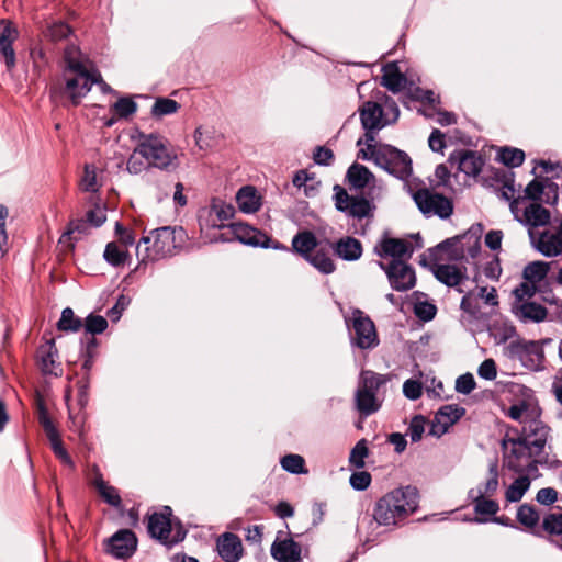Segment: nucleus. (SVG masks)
I'll return each instance as SVG.
<instances>
[{
	"instance_id": "f257e3e1",
	"label": "nucleus",
	"mask_w": 562,
	"mask_h": 562,
	"mask_svg": "<svg viewBox=\"0 0 562 562\" xmlns=\"http://www.w3.org/2000/svg\"><path fill=\"white\" fill-rule=\"evenodd\" d=\"M137 153L144 156L151 168L171 171L179 166L176 151L169 142L158 134H142L137 143Z\"/></svg>"
},
{
	"instance_id": "f03ea898",
	"label": "nucleus",
	"mask_w": 562,
	"mask_h": 562,
	"mask_svg": "<svg viewBox=\"0 0 562 562\" xmlns=\"http://www.w3.org/2000/svg\"><path fill=\"white\" fill-rule=\"evenodd\" d=\"M383 109L376 102H366L360 109V120L364 133L366 148H361L358 158L363 160L374 159L378 165L386 169V158L379 157L375 146V135L384 126L382 123Z\"/></svg>"
},
{
	"instance_id": "7ed1b4c3",
	"label": "nucleus",
	"mask_w": 562,
	"mask_h": 562,
	"mask_svg": "<svg viewBox=\"0 0 562 562\" xmlns=\"http://www.w3.org/2000/svg\"><path fill=\"white\" fill-rule=\"evenodd\" d=\"M351 347L361 350L373 349L379 345V336L373 321L360 308L351 307L344 314Z\"/></svg>"
},
{
	"instance_id": "20e7f679",
	"label": "nucleus",
	"mask_w": 562,
	"mask_h": 562,
	"mask_svg": "<svg viewBox=\"0 0 562 562\" xmlns=\"http://www.w3.org/2000/svg\"><path fill=\"white\" fill-rule=\"evenodd\" d=\"M503 448L507 450L504 454V463L515 473H532L538 470V464L547 463L538 462L539 458L533 453L531 446H527L518 437L504 439Z\"/></svg>"
},
{
	"instance_id": "39448f33",
	"label": "nucleus",
	"mask_w": 562,
	"mask_h": 562,
	"mask_svg": "<svg viewBox=\"0 0 562 562\" xmlns=\"http://www.w3.org/2000/svg\"><path fill=\"white\" fill-rule=\"evenodd\" d=\"M551 262L541 260L529 262L522 271L524 282L513 291L517 301L531 299L536 293H544L548 286L547 277L551 269Z\"/></svg>"
},
{
	"instance_id": "423d86ee",
	"label": "nucleus",
	"mask_w": 562,
	"mask_h": 562,
	"mask_svg": "<svg viewBox=\"0 0 562 562\" xmlns=\"http://www.w3.org/2000/svg\"><path fill=\"white\" fill-rule=\"evenodd\" d=\"M384 378L372 371H362L355 394L357 411L364 416L375 413L381 403L376 398V391L383 384Z\"/></svg>"
},
{
	"instance_id": "0eeeda50",
	"label": "nucleus",
	"mask_w": 562,
	"mask_h": 562,
	"mask_svg": "<svg viewBox=\"0 0 562 562\" xmlns=\"http://www.w3.org/2000/svg\"><path fill=\"white\" fill-rule=\"evenodd\" d=\"M412 198L418 210L426 216H438L441 220L449 218L454 210L453 202L450 198L441 193H437L434 189L419 188L412 192Z\"/></svg>"
},
{
	"instance_id": "6e6552de",
	"label": "nucleus",
	"mask_w": 562,
	"mask_h": 562,
	"mask_svg": "<svg viewBox=\"0 0 562 562\" xmlns=\"http://www.w3.org/2000/svg\"><path fill=\"white\" fill-rule=\"evenodd\" d=\"M333 191L335 207L346 216L361 221L373 215L374 205L363 195H351L340 184H335Z\"/></svg>"
},
{
	"instance_id": "1a4fd4ad",
	"label": "nucleus",
	"mask_w": 562,
	"mask_h": 562,
	"mask_svg": "<svg viewBox=\"0 0 562 562\" xmlns=\"http://www.w3.org/2000/svg\"><path fill=\"white\" fill-rule=\"evenodd\" d=\"M389 496L392 501V505L389 504V513H391L390 518L393 519L394 526L403 524L409 515L418 509L419 492L415 486L407 485L396 488L389 493Z\"/></svg>"
},
{
	"instance_id": "9d476101",
	"label": "nucleus",
	"mask_w": 562,
	"mask_h": 562,
	"mask_svg": "<svg viewBox=\"0 0 562 562\" xmlns=\"http://www.w3.org/2000/svg\"><path fill=\"white\" fill-rule=\"evenodd\" d=\"M187 238L186 231L182 227L164 226L155 229L150 237H143L142 241L148 244L153 239V250L156 256H172L175 251L181 248Z\"/></svg>"
},
{
	"instance_id": "9b49d317",
	"label": "nucleus",
	"mask_w": 562,
	"mask_h": 562,
	"mask_svg": "<svg viewBox=\"0 0 562 562\" xmlns=\"http://www.w3.org/2000/svg\"><path fill=\"white\" fill-rule=\"evenodd\" d=\"M65 86L61 92L67 95L71 105L80 104L81 99L88 94L95 83L93 67L72 71H64Z\"/></svg>"
},
{
	"instance_id": "f8f14e48",
	"label": "nucleus",
	"mask_w": 562,
	"mask_h": 562,
	"mask_svg": "<svg viewBox=\"0 0 562 562\" xmlns=\"http://www.w3.org/2000/svg\"><path fill=\"white\" fill-rule=\"evenodd\" d=\"M524 426L518 438L525 441L527 446H531L533 453L538 458V462H548V453L546 452V446L550 432V428L544 425L540 419L530 418L524 420Z\"/></svg>"
},
{
	"instance_id": "ddd939ff",
	"label": "nucleus",
	"mask_w": 562,
	"mask_h": 562,
	"mask_svg": "<svg viewBox=\"0 0 562 562\" xmlns=\"http://www.w3.org/2000/svg\"><path fill=\"white\" fill-rule=\"evenodd\" d=\"M171 509L165 507L162 513H154L148 519V533L151 538L158 540L160 543L171 547L179 541L183 540L184 532L177 531L171 536Z\"/></svg>"
},
{
	"instance_id": "4468645a",
	"label": "nucleus",
	"mask_w": 562,
	"mask_h": 562,
	"mask_svg": "<svg viewBox=\"0 0 562 562\" xmlns=\"http://www.w3.org/2000/svg\"><path fill=\"white\" fill-rule=\"evenodd\" d=\"M234 238L241 244L261 247V248H273L289 250V248L279 241L272 240L268 235L251 227L245 223H232L228 225Z\"/></svg>"
},
{
	"instance_id": "2eb2a0df",
	"label": "nucleus",
	"mask_w": 562,
	"mask_h": 562,
	"mask_svg": "<svg viewBox=\"0 0 562 562\" xmlns=\"http://www.w3.org/2000/svg\"><path fill=\"white\" fill-rule=\"evenodd\" d=\"M105 551L116 559H128L137 550V537L131 529H120L105 541Z\"/></svg>"
},
{
	"instance_id": "dca6fc26",
	"label": "nucleus",
	"mask_w": 562,
	"mask_h": 562,
	"mask_svg": "<svg viewBox=\"0 0 562 562\" xmlns=\"http://www.w3.org/2000/svg\"><path fill=\"white\" fill-rule=\"evenodd\" d=\"M465 414V408L458 404L441 406L435 414L430 424L429 435L440 438L448 429L460 420Z\"/></svg>"
},
{
	"instance_id": "f3484780",
	"label": "nucleus",
	"mask_w": 562,
	"mask_h": 562,
	"mask_svg": "<svg viewBox=\"0 0 562 562\" xmlns=\"http://www.w3.org/2000/svg\"><path fill=\"white\" fill-rule=\"evenodd\" d=\"M389 283L396 291H407L416 284L414 268L403 260L389 261Z\"/></svg>"
},
{
	"instance_id": "a211bd4d",
	"label": "nucleus",
	"mask_w": 562,
	"mask_h": 562,
	"mask_svg": "<svg viewBox=\"0 0 562 562\" xmlns=\"http://www.w3.org/2000/svg\"><path fill=\"white\" fill-rule=\"evenodd\" d=\"M539 532L542 538L562 550V506L551 507L543 513Z\"/></svg>"
},
{
	"instance_id": "6ab92c4d",
	"label": "nucleus",
	"mask_w": 562,
	"mask_h": 562,
	"mask_svg": "<svg viewBox=\"0 0 562 562\" xmlns=\"http://www.w3.org/2000/svg\"><path fill=\"white\" fill-rule=\"evenodd\" d=\"M430 271L440 283L448 288H454L459 293L464 292L460 285L469 278L465 266L452 263L434 265L430 267Z\"/></svg>"
},
{
	"instance_id": "aec40b11",
	"label": "nucleus",
	"mask_w": 562,
	"mask_h": 562,
	"mask_svg": "<svg viewBox=\"0 0 562 562\" xmlns=\"http://www.w3.org/2000/svg\"><path fill=\"white\" fill-rule=\"evenodd\" d=\"M416 74L409 67L406 60L389 61V91L396 94L405 92Z\"/></svg>"
},
{
	"instance_id": "412c9836",
	"label": "nucleus",
	"mask_w": 562,
	"mask_h": 562,
	"mask_svg": "<svg viewBox=\"0 0 562 562\" xmlns=\"http://www.w3.org/2000/svg\"><path fill=\"white\" fill-rule=\"evenodd\" d=\"M448 161L458 165V170L467 176L476 177L483 169L484 158L481 154L470 149L454 150L449 155Z\"/></svg>"
},
{
	"instance_id": "4be33fe9",
	"label": "nucleus",
	"mask_w": 562,
	"mask_h": 562,
	"mask_svg": "<svg viewBox=\"0 0 562 562\" xmlns=\"http://www.w3.org/2000/svg\"><path fill=\"white\" fill-rule=\"evenodd\" d=\"M19 37V31L9 20H0V55L10 71L16 65L13 43Z\"/></svg>"
},
{
	"instance_id": "5701e85b",
	"label": "nucleus",
	"mask_w": 562,
	"mask_h": 562,
	"mask_svg": "<svg viewBox=\"0 0 562 562\" xmlns=\"http://www.w3.org/2000/svg\"><path fill=\"white\" fill-rule=\"evenodd\" d=\"M270 552L278 562H302L301 544L294 541L293 538L280 539L278 536L271 546Z\"/></svg>"
},
{
	"instance_id": "b1692460",
	"label": "nucleus",
	"mask_w": 562,
	"mask_h": 562,
	"mask_svg": "<svg viewBox=\"0 0 562 562\" xmlns=\"http://www.w3.org/2000/svg\"><path fill=\"white\" fill-rule=\"evenodd\" d=\"M413 172L412 159L403 150L389 145V175L406 181Z\"/></svg>"
},
{
	"instance_id": "393cba45",
	"label": "nucleus",
	"mask_w": 562,
	"mask_h": 562,
	"mask_svg": "<svg viewBox=\"0 0 562 562\" xmlns=\"http://www.w3.org/2000/svg\"><path fill=\"white\" fill-rule=\"evenodd\" d=\"M513 312L522 323H540L548 316V310L543 305L529 301L527 297L522 301L516 300Z\"/></svg>"
},
{
	"instance_id": "a878e982",
	"label": "nucleus",
	"mask_w": 562,
	"mask_h": 562,
	"mask_svg": "<svg viewBox=\"0 0 562 562\" xmlns=\"http://www.w3.org/2000/svg\"><path fill=\"white\" fill-rule=\"evenodd\" d=\"M532 246L546 257H555L562 254L561 239L555 233L544 231L536 237L532 231H529Z\"/></svg>"
},
{
	"instance_id": "bb28decb",
	"label": "nucleus",
	"mask_w": 562,
	"mask_h": 562,
	"mask_svg": "<svg viewBox=\"0 0 562 562\" xmlns=\"http://www.w3.org/2000/svg\"><path fill=\"white\" fill-rule=\"evenodd\" d=\"M220 557L225 562H237L243 555V544L238 536L225 532L216 542Z\"/></svg>"
},
{
	"instance_id": "cd10ccee",
	"label": "nucleus",
	"mask_w": 562,
	"mask_h": 562,
	"mask_svg": "<svg viewBox=\"0 0 562 562\" xmlns=\"http://www.w3.org/2000/svg\"><path fill=\"white\" fill-rule=\"evenodd\" d=\"M413 237L416 241L415 246L411 240L389 237V257L392 258L391 260H403L407 262L412 258L415 249L423 247V240L419 234Z\"/></svg>"
},
{
	"instance_id": "c85d7f7f",
	"label": "nucleus",
	"mask_w": 562,
	"mask_h": 562,
	"mask_svg": "<svg viewBox=\"0 0 562 562\" xmlns=\"http://www.w3.org/2000/svg\"><path fill=\"white\" fill-rule=\"evenodd\" d=\"M334 254L342 260L355 261L362 255L361 243L351 236H345L330 244Z\"/></svg>"
},
{
	"instance_id": "c756f323",
	"label": "nucleus",
	"mask_w": 562,
	"mask_h": 562,
	"mask_svg": "<svg viewBox=\"0 0 562 562\" xmlns=\"http://www.w3.org/2000/svg\"><path fill=\"white\" fill-rule=\"evenodd\" d=\"M515 218L524 224L531 227L546 226L550 223L551 214L550 211L543 207L540 203H530L524 211L521 217L518 216V210L516 211Z\"/></svg>"
},
{
	"instance_id": "7c9ffc66",
	"label": "nucleus",
	"mask_w": 562,
	"mask_h": 562,
	"mask_svg": "<svg viewBox=\"0 0 562 562\" xmlns=\"http://www.w3.org/2000/svg\"><path fill=\"white\" fill-rule=\"evenodd\" d=\"M543 513L544 512L539 513L535 506L525 503L518 507L516 519L533 535L542 538V535L539 531L541 528Z\"/></svg>"
},
{
	"instance_id": "2f4dec72",
	"label": "nucleus",
	"mask_w": 562,
	"mask_h": 562,
	"mask_svg": "<svg viewBox=\"0 0 562 562\" xmlns=\"http://www.w3.org/2000/svg\"><path fill=\"white\" fill-rule=\"evenodd\" d=\"M321 245L315 234L311 231H300L296 233L291 243L293 252L302 257L304 260Z\"/></svg>"
},
{
	"instance_id": "473e14b6",
	"label": "nucleus",
	"mask_w": 562,
	"mask_h": 562,
	"mask_svg": "<svg viewBox=\"0 0 562 562\" xmlns=\"http://www.w3.org/2000/svg\"><path fill=\"white\" fill-rule=\"evenodd\" d=\"M483 227L481 224L472 225L460 237L459 245L462 246L465 255L472 259L476 258L481 251V235Z\"/></svg>"
},
{
	"instance_id": "72a5a7b5",
	"label": "nucleus",
	"mask_w": 562,
	"mask_h": 562,
	"mask_svg": "<svg viewBox=\"0 0 562 562\" xmlns=\"http://www.w3.org/2000/svg\"><path fill=\"white\" fill-rule=\"evenodd\" d=\"M235 214V209L220 199H213L209 209V225L211 227H224V222L232 218Z\"/></svg>"
},
{
	"instance_id": "f704fd0d",
	"label": "nucleus",
	"mask_w": 562,
	"mask_h": 562,
	"mask_svg": "<svg viewBox=\"0 0 562 562\" xmlns=\"http://www.w3.org/2000/svg\"><path fill=\"white\" fill-rule=\"evenodd\" d=\"M236 202L243 213L251 214L259 210L261 198L258 195L256 188L245 186L238 190Z\"/></svg>"
},
{
	"instance_id": "c9c22d12",
	"label": "nucleus",
	"mask_w": 562,
	"mask_h": 562,
	"mask_svg": "<svg viewBox=\"0 0 562 562\" xmlns=\"http://www.w3.org/2000/svg\"><path fill=\"white\" fill-rule=\"evenodd\" d=\"M469 496L474 505L475 514L484 516L482 518H476L477 522H486L491 520L488 517L495 516L499 510V505L496 501L486 496H476L474 495V490L470 491Z\"/></svg>"
},
{
	"instance_id": "e433bc0d",
	"label": "nucleus",
	"mask_w": 562,
	"mask_h": 562,
	"mask_svg": "<svg viewBox=\"0 0 562 562\" xmlns=\"http://www.w3.org/2000/svg\"><path fill=\"white\" fill-rule=\"evenodd\" d=\"M371 178H373V175L370 170L357 162L352 164L346 173V181L350 190L364 189L369 184Z\"/></svg>"
},
{
	"instance_id": "4c0bfd02",
	"label": "nucleus",
	"mask_w": 562,
	"mask_h": 562,
	"mask_svg": "<svg viewBox=\"0 0 562 562\" xmlns=\"http://www.w3.org/2000/svg\"><path fill=\"white\" fill-rule=\"evenodd\" d=\"M323 274H330L336 270V265L329 256V250L319 245L305 260Z\"/></svg>"
},
{
	"instance_id": "58836bf2",
	"label": "nucleus",
	"mask_w": 562,
	"mask_h": 562,
	"mask_svg": "<svg viewBox=\"0 0 562 562\" xmlns=\"http://www.w3.org/2000/svg\"><path fill=\"white\" fill-rule=\"evenodd\" d=\"M64 71H72L85 68H91L89 60L82 55L79 47L75 44L67 45L64 50Z\"/></svg>"
},
{
	"instance_id": "ea45409f",
	"label": "nucleus",
	"mask_w": 562,
	"mask_h": 562,
	"mask_svg": "<svg viewBox=\"0 0 562 562\" xmlns=\"http://www.w3.org/2000/svg\"><path fill=\"white\" fill-rule=\"evenodd\" d=\"M498 463L497 461H493L488 465V472H487V479L484 483H481L476 490H474V495L476 496H486V497H493L499 486L498 482Z\"/></svg>"
},
{
	"instance_id": "a19ab883",
	"label": "nucleus",
	"mask_w": 562,
	"mask_h": 562,
	"mask_svg": "<svg viewBox=\"0 0 562 562\" xmlns=\"http://www.w3.org/2000/svg\"><path fill=\"white\" fill-rule=\"evenodd\" d=\"M57 350L53 342L43 346L38 350V358L41 362V369L44 374L58 375L57 369L58 363L56 362Z\"/></svg>"
},
{
	"instance_id": "79ce46f5",
	"label": "nucleus",
	"mask_w": 562,
	"mask_h": 562,
	"mask_svg": "<svg viewBox=\"0 0 562 562\" xmlns=\"http://www.w3.org/2000/svg\"><path fill=\"white\" fill-rule=\"evenodd\" d=\"M93 485L94 487L97 488L99 495L102 497V499L115 507V508H119L121 507L122 505V499H121V496L119 494V491L112 486V485H109L102 477L101 474H98L93 481Z\"/></svg>"
},
{
	"instance_id": "37998d69",
	"label": "nucleus",
	"mask_w": 562,
	"mask_h": 562,
	"mask_svg": "<svg viewBox=\"0 0 562 562\" xmlns=\"http://www.w3.org/2000/svg\"><path fill=\"white\" fill-rule=\"evenodd\" d=\"M103 258L109 265L121 267L130 259V254L127 249L120 246L116 241H111L105 246Z\"/></svg>"
},
{
	"instance_id": "c03bdc74",
	"label": "nucleus",
	"mask_w": 562,
	"mask_h": 562,
	"mask_svg": "<svg viewBox=\"0 0 562 562\" xmlns=\"http://www.w3.org/2000/svg\"><path fill=\"white\" fill-rule=\"evenodd\" d=\"M457 238H447L436 245L435 247L427 249V255L424 254L420 256L419 263L423 267H428L430 269L434 265H439L438 261L442 260L441 258V251L448 249L451 245L456 243Z\"/></svg>"
},
{
	"instance_id": "a18cd8bd",
	"label": "nucleus",
	"mask_w": 562,
	"mask_h": 562,
	"mask_svg": "<svg viewBox=\"0 0 562 562\" xmlns=\"http://www.w3.org/2000/svg\"><path fill=\"white\" fill-rule=\"evenodd\" d=\"M71 33L72 30L70 29V26L61 21L48 23L46 27L43 30L44 38L52 43H57L59 41L66 40Z\"/></svg>"
},
{
	"instance_id": "49530a36",
	"label": "nucleus",
	"mask_w": 562,
	"mask_h": 562,
	"mask_svg": "<svg viewBox=\"0 0 562 562\" xmlns=\"http://www.w3.org/2000/svg\"><path fill=\"white\" fill-rule=\"evenodd\" d=\"M530 486V480L527 475L517 477L506 490L505 498L509 503L519 502Z\"/></svg>"
},
{
	"instance_id": "de8ad7c7",
	"label": "nucleus",
	"mask_w": 562,
	"mask_h": 562,
	"mask_svg": "<svg viewBox=\"0 0 562 562\" xmlns=\"http://www.w3.org/2000/svg\"><path fill=\"white\" fill-rule=\"evenodd\" d=\"M497 159L506 167L516 168L524 164L525 153L519 148L503 147L497 154Z\"/></svg>"
},
{
	"instance_id": "09e8293b",
	"label": "nucleus",
	"mask_w": 562,
	"mask_h": 562,
	"mask_svg": "<svg viewBox=\"0 0 562 562\" xmlns=\"http://www.w3.org/2000/svg\"><path fill=\"white\" fill-rule=\"evenodd\" d=\"M57 328L60 331L77 333L82 328V321L75 315L70 307H66L61 312Z\"/></svg>"
},
{
	"instance_id": "8fccbe9b",
	"label": "nucleus",
	"mask_w": 562,
	"mask_h": 562,
	"mask_svg": "<svg viewBox=\"0 0 562 562\" xmlns=\"http://www.w3.org/2000/svg\"><path fill=\"white\" fill-rule=\"evenodd\" d=\"M490 334L494 340L501 345L514 338L517 334L514 325L507 322L494 323L490 328Z\"/></svg>"
},
{
	"instance_id": "3c124183",
	"label": "nucleus",
	"mask_w": 562,
	"mask_h": 562,
	"mask_svg": "<svg viewBox=\"0 0 562 562\" xmlns=\"http://www.w3.org/2000/svg\"><path fill=\"white\" fill-rule=\"evenodd\" d=\"M460 308L473 321H479L482 318V311L479 300L474 297L470 292L464 294L461 299Z\"/></svg>"
},
{
	"instance_id": "603ef678",
	"label": "nucleus",
	"mask_w": 562,
	"mask_h": 562,
	"mask_svg": "<svg viewBox=\"0 0 562 562\" xmlns=\"http://www.w3.org/2000/svg\"><path fill=\"white\" fill-rule=\"evenodd\" d=\"M427 423V418L420 414L413 416L406 431V435L409 436L412 442H418L422 440Z\"/></svg>"
},
{
	"instance_id": "864d4df0",
	"label": "nucleus",
	"mask_w": 562,
	"mask_h": 562,
	"mask_svg": "<svg viewBox=\"0 0 562 562\" xmlns=\"http://www.w3.org/2000/svg\"><path fill=\"white\" fill-rule=\"evenodd\" d=\"M85 331L90 335L102 334L108 328V321L101 315L90 314L82 322Z\"/></svg>"
},
{
	"instance_id": "5fc2aeb1",
	"label": "nucleus",
	"mask_w": 562,
	"mask_h": 562,
	"mask_svg": "<svg viewBox=\"0 0 562 562\" xmlns=\"http://www.w3.org/2000/svg\"><path fill=\"white\" fill-rule=\"evenodd\" d=\"M179 109V103L172 99L159 98L156 100L151 108V114L157 117L176 113Z\"/></svg>"
},
{
	"instance_id": "6e6d98bb",
	"label": "nucleus",
	"mask_w": 562,
	"mask_h": 562,
	"mask_svg": "<svg viewBox=\"0 0 562 562\" xmlns=\"http://www.w3.org/2000/svg\"><path fill=\"white\" fill-rule=\"evenodd\" d=\"M280 463L283 470L292 474L306 472L304 458L299 454H286L281 459Z\"/></svg>"
},
{
	"instance_id": "4d7b16f0",
	"label": "nucleus",
	"mask_w": 562,
	"mask_h": 562,
	"mask_svg": "<svg viewBox=\"0 0 562 562\" xmlns=\"http://www.w3.org/2000/svg\"><path fill=\"white\" fill-rule=\"evenodd\" d=\"M151 168L147 160L144 159V156L140 153H137V146L134 148L133 153L130 155L126 161V170L131 175H139L145 170Z\"/></svg>"
},
{
	"instance_id": "13d9d810",
	"label": "nucleus",
	"mask_w": 562,
	"mask_h": 562,
	"mask_svg": "<svg viewBox=\"0 0 562 562\" xmlns=\"http://www.w3.org/2000/svg\"><path fill=\"white\" fill-rule=\"evenodd\" d=\"M368 452L367 441L364 439L359 440L350 452L349 463L357 469L363 468Z\"/></svg>"
},
{
	"instance_id": "bf43d9fd",
	"label": "nucleus",
	"mask_w": 562,
	"mask_h": 562,
	"mask_svg": "<svg viewBox=\"0 0 562 562\" xmlns=\"http://www.w3.org/2000/svg\"><path fill=\"white\" fill-rule=\"evenodd\" d=\"M515 182L503 183L498 188H496L497 194L505 201L509 202L510 211L514 215H516V211L518 210L517 205L519 203L520 198H515Z\"/></svg>"
},
{
	"instance_id": "052dcab7",
	"label": "nucleus",
	"mask_w": 562,
	"mask_h": 562,
	"mask_svg": "<svg viewBox=\"0 0 562 562\" xmlns=\"http://www.w3.org/2000/svg\"><path fill=\"white\" fill-rule=\"evenodd\" d=\"M114 113L120 117H128L137 110V104L130 98H120L112 106Z\"/></svg>"
},
{
	"instance_id": "680f3d73",
	"label": "nucleus",
	"mask_w": 562,
	"mask_h": 562,
	"mask_svg": "<svg viewBox=\"0 0 562 562\" xmlns=\"http://www.w3.org/2000/svg\"><path fill=\"white\" fill-rule=\"evenodd\" d=\"M437 313V307L435 304L425 302H417L414 304V314L424 322H429L434 319Z\"/></svg>"
},
{
	"instance_id": "e2e57ef3",
	"label": "nucleus",
	"mask_w": 562,
	"mask_h": 562,
	"mask_svg": "<svg viewBox=\"0 0 562 562\" xmlns=\"http://www.w3.org/2000/svg\"><path fill=\"white\" fill-rule=\"evenodd\" d=\"M81 188L87 192L98 191L97 172L93 166L86 165L85 173L81 179Z\"/></svg>"
},
{
	"instance_id": "0e129e2a",
	"label": "nucleus",
	"mask_w": 562,
	"mask_h": 562,
	"mask_svg": "<svg viewBox=\"0 0 562 562\" xmlns=\"http://www.w3.org/2000/svg\"><path fill=\"white\" fill-rule=\"evenodd\" d=\"M349 483L351 487L356 491H364L369 487L371 483V475L366 471L353 472L350 475Z\"/></svg>"
},
{
	"instance_id": "69168bd1",
	"label": "nucleus",
	"mask_w": 562,
	"mask_h": 562,
	"mask_svg": "<svg viewBox=\"0 0 562 562\" xmlns=\"http://www.w3.org/2000/svg\"><path fill=\"white\" fill-rule=\"evenodd\" d=\"M544 189V180L533 179L525 188V198L535 202L541 201Z\"/></svg>"
},
{
	"instance_id": "338daca9",
	"label": "nucleus",
	"mask_w": 562,
	"mask_h": 562,
	"mask_svg": "<svg viewBox=\"0 0 562 562\" xmlns=\"http://www.w3.org/2000/svg\"><path fill=\"white\" fill-rule=\"evenodd\" d=\"M475 386L476 382L471 373H464L456 380V391L458 393L468 395L475 389Z\"/></svg>"
},
{
	"instance_id": "774afa93",
	"label": "nucleus",
	"mask_w": 562,
	"mask_h": 562,
	"mask_svg": "<svg viewBox=\"0 0 562 562\" xmlns=\"http://www.w3.org/2000/svg\"><path fill=\"white\" fill-rule=\"evenodd\" d=\"M403 393L408 400H418L423 394L422 382L413 379L406 380L403 384Z\"/></svg>"
}]
</instances>
